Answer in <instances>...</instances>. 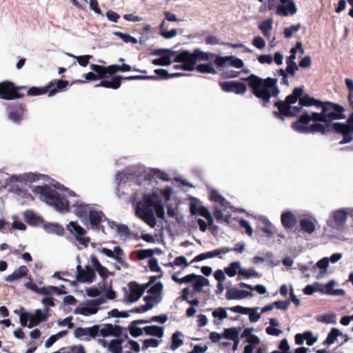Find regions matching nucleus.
I'll return each instance as SVG.
<instances>
[{"label": "nucleus", "mask_w": 353, "mask_h": 353, "mask_svg": "<svg viewBox=\"0 0 353 353\" xmlns=\"http://www.w3.org/2000/svg\"><path fill=\"white\" fill-rule=\"evenodd\" d=\"M240 329L236 327L226 328L223 333V338L234 341L239 338Z\"/></svg>", "instance_id": "79ce46f5"}, {"label": "nucleus", "mask_w": 353, "mask_h": 353, "mask_svg": "<svg viewBox=\"0 0 353 353\" xmlns=\"http://www.w3.org/2000/svg\"><path fill=\"white\" fill-rule=\"evenodd\" d=\"M32 192L40 196V199L48 205L54 207L60 212L69 211V201L64 194H61L56 190L48 185H37L32 189Z\"/></svg>", "instance_id": "20e7f679"}, {"label": "nucleus", "mask_w": 353, "mask_h": 353, "mask_svg": "<svg viewBox=\"0 0 353 353\" xmlns=\"http://www.w3.org/2000/svg\"><path fill=\"white\" fill-rule=\"evenodd\" d=\"M226 310L225 308L219 307L212 312V316L215 319L214 321L215 325H220L223 319L228 318V315Z\"/></svg>", "instance_id": "e433bc0d"}, {"label": "nucleus", "mask_w": 353, "mask_h": 353, "mask_svg": "<svg viewBox=\"0 0 353 353\" xmlns=\"http://www.w3.org/2000/svg\"><path fill=\"white\" fill-rule=\"evenodd\" d=\"M44 228L48 233L55 234L61 236L64 233V228L57 223H48L44 225Z\"/></svg>", "instance_id": "4c0bfd02"}, {"label": "nucleus", "mask_w": 353, "mask_h": 353, "mask_svg": "<svg viewBox=\"0 0 353 353\" xmlns=\"http://www.w3.org/2000/svg\"><path fill=\"white\" fill-rule=\"evenodd\" d=\"M100 252L110 258L116 259L119 263H124V260L123 259V256H124V252L119 246L114 247L113 250L106 248H102L100 250Z\"/></svg>", "instance_id": "5701e85b"}, {"label": "nucleus", "mask_w": 353, "mask_h": 353, "mask_svg": "<svg viewBox=\"0 0 353 353\" xmlns=\"http://www.w3.org/2000/svg\"><path fill=\"white\" fill-rule=\"evenodd\" d=\"M97 303L94 301H88L87 302L81 303L76 309L74 312L76 314H81L83 316H89L96 314L99 308H97Z\"/></svg>", "instance_id": "a211bd4d"}, {"label": "nucleus", "mask_w": 353, "mask_h": 353, "mask_svg": "<svg viewBox=\"0 0 353 353\" xmlns=\"http://www.w3.org/2000/svg\"><path fill=\"white\" fill-rule=\"evenodd\" d=\"M209 194L210 199L215 203L214 217L218 222L229 225L231 223V206L217 190L210 189Z\"/></svg>", "instance_id": "423d86ee"}, {"label": "nucleus", "mask_w": 353, "mask_h": 353, "mask_svg": "<svg viewBox=\"0 0 353 353\" xmlns=\"http://www.w3.org/2000/svg\"><path fill=\"white\" fill-rule=\"evenodd\" d=\"M323 291L322 288V284L316 282L312 285H307L305 287L303 290V292L307 295H311L315 292H321Z\"/></svg>", "instance_id": "8fccbe9b"}, {"label": "nucleus", "mask_w": 353, "mask_h": 353, "mask_svg": "<svg viewBox=\"0 0 353 353\" xmlns=\"http://www.w3.org/2000/svg\"><path fill=\"white\" fill-rule=\"evenodd\" d=\"M220 86L225 92H232L237 94H243L247 90L245 84L237 81L221 82Z\"/></svg>", "instance_id": "6ab92c4d"}, {"label": "nucleus", "mask_w": 353, "mask_h": 353, "mask_svg": "<svg viewBox=\"0 0 353 353\" xmlns=\"http://www.w3.org/2000/svg\"><path fill=\"white\" fill-rule=\"evenodd\" d=\"M230 252V250L227 248H221L219 249H216L210 252H206L204 253H201L194 258V259L191 261V263L199 262L205 259L214 258L216 256L221 257L222 255H224Z\"/></svg>", "instance_id": "412c9836"}, {"label": "nucleus", "mask_w": 353, "mask_h": 353, "mask_svg": "<svg viewBox=\"0 0 353 353\" xmlns=\"http://www.w3.org/2000/svg\"><path fill=\"white\" fill-rule=\"evenodd\" d=\"M123 339H112L108 345V350L112 353H122L123 347L121 344Z\"/></svg>", "instance_id": "a19ab883"}, {"label": "nucleus", "mask_w": 353, "mask_h": 353, "mask_svg": "<svg viewBox=\"0 0 353 353\" xmlns=\"http://www.w3.org/2000/svg\"><path fill=\"white\" fill-rule=\"evenodd\" d=\"M85 329H87V334L88 335V339H94L96 336H99V325H94L90 327H85Z\"/></svg>", "instance_id": "e2e57ef3"}, {"label": "nucleus", "mask_w": 353, "mask_h": 353, "mask_svg": "<svg viewBox=\"0 0 353 353\" xmlns=\"http://www.w3.org/2000/svg\"><path fill=\"white\" fill-rule=\"evenodd\" d=\"M148 292L151 294L144 297V301H145L146 303L145 305L137 307L130 310V312H132V313H143L152 308L154 304V285H152L150 288Z\"/></svg>", "instance_id": "aec40b11"}, {"label": "nucleus", "mask_w": 353, "mask_h": 353, "mask_svg": "<svg viewBox=\"0 0 353 353\" xmlns=\"http://www.w3.org/2000/svg\"><path fill=\"white\" fill-rule=\"evenodd\" d=\"M96 274L94 270L89 265L83 270L80 265L77 266V279L81 283H91L95 279Z\"/></svg>", "instance_id": "f3484780"}, {"label": "nucleus", "mask_w": 353, "mask_h": 353, "mask_svg": "<svg viewBox=\"0 0 353 353\" xmlns=\"http://www.w3.org/2000/svg\"><path fill=\"white\" fill-rule=\"evenodd\" d=\"M153 176L152 172L145 170H137L134 172L135 183L139 185L150 184Z\"/></svg>", "instance_id": "393cba45"}, {"label": "nucleus", "mask_w": 353, "mask_h": 353, "mask_svg": "<svg viewBox=\"0 0 353 353\" xmlns=\"http://www.w3.org/2000/svg\"><path fill=\"white\" fill-rule=\"evenodd\" d=\"M89 221L91 227L95 230H101L105 232V228L103 225H100V223L107 220L105 214L99 210H92L89 212Z\"/></svg>", "instance_id": "dca6fc26"}, {"label": "nucleus", "mask_w": 353, "mask_h": 353, "mask_svg": "<svg viewBox=\"0 0 353 353\" xmlns=\"http://www.w3.org/2000/svg\"><path fill=\"white\" fill-rule=\"evenodd\" d=\"M123 79L120 76H114L111 81H108L102 79V81L97 85V87L102 86L107 88L118 89L121 85V80Z\"/></svg>", "instance_id": "c756f323"}, {"label": "nucleus", "mask_w": 353, "mask_h": 353, "mask_svg": "<svg viewBox=\"0 0 353 353\" xmlns=\"http://www.w3.org/2000/svg\"><path fill=\"white\" fill-rule=\"evenodd\" d=\"M73 58H74L78 63L82 66L85 67L88 65L90 60L92 58V55H82V56H74V55H70Z\"/></svg>", "instance_id": "680f3d73"}, {"label": "nucleus", "mask_w": 353, "mask_h": 353, "mask_svg": "<svg viewBox=\"0 0 353 353\" xmlns=\"http://www.w3.org/2000/svg\"><path fill=\"white\" fill-rule=\"evenodd\" d=\"M30 322L28 323V327L32 328L38 325L40 323L47 319V315L43 314L41 309L35 310L34 314L30 313Z\"/></svg>", "instance_id": "cd10ccee"}, {"label": "nucleus", "mask_w": 353, "mask_h": 353, "mask_svg": "<svg viewBox=\"0 0 353 353\" xmlns=\"http://www.w3.org/2000/svg\"><path fill=\"white\" fill-rule=\"evenodd\" d=\"M154 251L152 250H141L137 253V257L140 260L150 258L148 261L149 268L151 271L154 272V258L152 257Z\"/></svg>", "instance_id": "72a5a7b5"}, {"label": "nucleus", "mask_w": 353, "mask_h": 353, "mask_svg": "<svg viewBox=\"0 0 353 353\" xmlns=\"http://www.w3.org/2000/svg\"><path fill=\"white\" fill-rule=\"evenodd\" d=\"M74 335L76 338L80 339L81 340L86 341H90V339H88V335L87 334V329H85V327H77L74 330Z\"/></svg>", "instance_id": "6e6d98bb"}, {"label": "nucleus", "mask_w": 353, "mask_h": 353, "mask_svg": "<svg viewBox=\"0 0 353 353\" xmlns=\"http://www.w3.org/2000/svg\"><path fill=\"white\" fill-rule=\"evenodd\" d=\"M154 282V276L150 277L149 283L140 285L136 281H131L128 284L129 289L124 288V301L127 303H134L137 301L143 295L145 290L148 288L150 284Z\"/></svg>", "instance_id": "9b49d317"}, {"label": "nucleus", "mask_w": 353, "mask_h": 353, "mask_svg": "<svg viewBox=\"0 0 353 353\" xmlns=\"http://www.w3.org/2000/svg\"><path fill=\"white\" fill-rule=\"evenodd\" d=\"M350 208H341L333 210L327 220V224L332 228L338 231L342 230L347 219Z\"/></svg>", "instance_id": "f8f14e48"}, {"label": "nucleus", "mask_w": 353, "mask_h": 353, "mask_svg": "<svg viewBox=\"0 0 353 353\" xmlns=\"http://www.w3.org/2000/svg\"><path fill=\"white\" fill-rule=\"evenodd\" d=\"M316 223V220L314 218H304L300 221V227L303 232L311 234L315 230Z\"/></svg>", "instance_id": "bb28decb"}, {"label": "nucleus", "mask_w": 353, "mask_h": 353, "mask_svg": "<svg viewBox=\"0 0 353 353\" xmlns=\"http://www.w3.org/2000/svg\"><path fill=\"white\" fill-rule=\"evenodd\" d=\"M247 80L249 81L250 87L252 89L253 94L262 100L264 105L269 103L271 97H276L279 93L276 79H263L252 74Z\"/></svg>", "instance_id": "7ed1b4c3"}, {"label": "nucleus", "mask_w": 353, "mask_h": 353, "mask_svg": "<svg viewBox=\"0 0 353 353\" xmlns=\"http://www.w3.org/2000/svg\"><path fill=\"white\" fill-rule=\"evenodd\" d=\"M336 283L334 281L332 280L329 281L325 285H322V288L323 291H321V293L326 294L327 295L331 296H344L345 292L343 289H337L334 290L333 288L335 285Z\"/></svg>", "instance_id": "a878e982"}, {"label": "nucleus", "mask_w": 353, "mask_h": 353, "mask_svg": "<svg viewBox=\"0 0 353 353\" xmlns=\"http://www.w3.org/2000/svg\"><path fill=\"white\" fill-rule=\"evenodd\" d=\"M174 63V69L192 71L195 69V60L191 52L187 50L176 52L171 50H156V65H168Z\"/></svg>", "instance_id": "f03ea898"}, {"label": "nucleus", "mask_w": 353, "mask_h": 353, "mask_svg": "<svg viewBox=\"0 0 353 353\" xmlns=\"http://www.w3.org/2000/svg\"><path fill=\"white\" fill-rule=\"evenodd\" d=\"M99 333L103 337L110 336V335H113L115 336H119V333L115 332V327L110 323L104 325V327L101 329L99 328Z\"/></svg>", "instance_id": "de8ad7c7"}, {"label": "nucleus", "mask_w": 353, "mask_h": 353, "mask_svg": "<svg viewBox=\"0 0 353 353\" xmlns=\"http://www.w3.org/2000/svg\"><path fill=\"white\" fill-rule=\"evenodd\" d=\"M241 264L239 261H234L225 268L224 271L225 274L230 277H234L236 274L239 276Z\"/></svg>", "instance_id": "c9c22d12"}, {"label": "nucleus", "mask_w": 353, "mask_h": 353, "mask_svg": "<svg viewBox=\"0 0 353 353\" xmlns=\"http://www.w3.org/2000/svg\"><path fill=\"white\" fill-rule=\"evenodd\" d=\"M239 276L243 278L260 277L259 274L253 269H245L241 267Z\"/></svg>", "instance_id": "864d4df0"}, {"label": "nucleus", "mask_w": 353, "mask_h": 353, "mask_svg": "<svg viewBox=\"0 0 353 353\" xmlns=\"http://www.w3.org/2000/svg\"><path fill=\"white\" fill-rule=\"evenodd\" d=\"M110 68V65L108 67H104L97 64H91L90 65V69L96 72L97 78L101 79L106 78L108 74L110 75L113 74Z\"/></svg>", "instance_id": "473e14b6"}, {"label": "nucleus", "mask_w": 353, "mask_h": 353, "mask_svg": "<svg viewBox=\"0 0 353 353\" xmlns=\"http://www.w3.org/2000/svg\"><path fill=\"white\" fill-rule=\"evenodd\" d=\"M166 20L163 19L161 21V23L159 25V34L160 35L165 39H170L174 37H175L177 34L176 30L175 29H171L170 30H168V26L166 23Z\"/></svg>", "instance_id": "c85d7f7f"}, {"label": "nucleus", "mask_w": 353, "mask_h": 353, "mask_svg": "<svg viewBox=\"0 0 353 353\" xmlns=\"http://www.w3.org/2000/svg\"><path fill=\"white\" fill-rule=\"evenodd\" d=\"M188 276L190 277L191 280L189 283L192 284L194 292H199L202 291L203 287L207 286L209 284L208 279L201 275L190 274H188Z\"/></svg>", "instance_id": "4be33fe9"}, {"label": "nucleus", "mask_w": 353, "mask_h": 353, "mask_svg": "<svg viewBox=\"0 0 353 353\" xmlns=\"http://www.w3.org/2000/svg\"><path fill=\"white\" fill-rule=\"evenodd\" d=\"M343 333L337 328H332L329 332L327 339L325 341V344L330 345L333 344L337 337L342 336Z\"/></svg>", "instance_id": "c03bdc74"}, {"label": "nucleus", "mask_w": 353, "mask_h": 353, "mask_svg": "<svg viewBox=\"0 0 353 353\" xmlns=\"http://www.w3.org/2000/svg\"><path fill=\"white\" fill-rule=\"evenodd\" d=\"M273 21L272 19H268L263 21L259 26V28L263 33V34L267 37H270V32L272 28Z\"/></svg>", "instance_id": "58836bf2"}, {"label": "nucleus", "mask_w": 353, "mask_h": 353, "mask_svg": "<svg viewBox=\"0 0 353 353\" xmlns=\"http://www.w3.org/2000/svg\"><path fill=\"white\" fill-rule=\"evenodd\" d=\"M68 84L69 83L67 80L59 79L54 81H50L44 87H32L28 88L26 86V90H22L21 92L25 94L24 91H26L27 95L28 96H38L48 93V95L50 97L64 90Z\"/></svg>", "instance_id": "6e6552de"}, {"label": "nucleus", "mask_w": 353, "mask_h": 353, "mask_svg": "<svg viewBox=\"0 0 353 353\" xmlns=\"http://www.w3.org/2000/svg\"><path fill=\"white\" fill-rule=\"evenodd\" d=\"M261 310H260L259 307H250V310L249 311V321L250 323H256L261 318Z\"/></svg>", "instance_id": "49530a36"}, {"label": "nucleus", "mask_w": 353, "mask_h": 353, "mask_svg": "<svg viewBox=\"0 0 353 353\" xmlns=\"http://www.w3.org/2000/svg\"><path fill=\"white\" fill-rule=\"evenodd\" d=\"M22 90H26V87L16 85L10 81H2L0 83V99L8 101L22 99L24 97Z\"/></svg>", "instance_id": "9d476101"}, {"label": "nucleus", "mask_w": 353, "mask_h": 353, "mask_svg": "<svg viewBox=\"0 0 353 353\" xmlns=\"http://www.w3.org/2000/svg\"><path fill=\"white\" fill-rule=\"evenodd\" d=\"M345 85L349 90L348 99L351 106L353 108V81L351 79H345Z\"/></svg>", "instance_id": "0e129e2a"}, {"label": "nucleus", "mask_w": 353, "mask_h": 353, "mask_svg": "<svg viewBox=\"0 0 353 353\" xmlns=\"http://www.w3.org/2000/svg\"><path fill=\"white\" fill-rule=\"evenodd\" d=\"M154 190L150 194H145L141 201L136 206L135 213L151 228H154Z\"/></svg>", "instance_id": "0eeeda50"}, {"label": "nucleus", "mask_w": 353, "mask_h": 353, "mask_svg": "<svg viewBox=\"0 0 353 353\" xmlns=\"http://www.w3.org/2000/svg\"><path fill=\"white\" fill-rule=\"evenodd\" d=\"M298 8L294 0H279L276 14L286 17L296 14Z\"/></svg>", "instance_id": "4468645a"}, {"label": "nucleus", "mask_w": 353, "mask_h": 353, "mask_svg": "<svg viewBox=\"0 0 353 353\" xmlns=\"http://www.w3.org/2000/svg\"><path fill=\"white\" fill-rule=\"evenodd\" d=\"M228 310H229L231 312H234V313L248 315L249 311L250 310V307H243V306H241V305H236V306L229 307V308H228Z\"/></svg>", "instance_id": "69168bd1"}, {"label": "nucleus", "mask_w": 353, "mask_h": 353, "mask_svg": "<svg viewBox=\"0 0 353 353\" xmlns=\"http://www.w3.org/2000/svg\"><path fill=\"white\" fill-rule=\"evenodd\" d=\"M182 334L180 332H176L172 337L171 350H175L183 344V341L181 339Z\"/></svg>", "instance_id": "3c124183"}, {"label": "nucleus", "mask_w": 353, "mask_h": 353, "mask_svg": "<svg viewBox=\"0 0 353 353\" xmlns=\"http://www.w3.org/2000/svg\"><path fill=\"white\" fill-rule=\"evenodd\" d=\"M315 101L310 98L309 96L305 95L303 97H301L299 99V102L298 103V108H299V110H301V108L302 106H310L312 105H315Z\"/></svg>", "instance_id": "bf43d9fd"}, {"label": "nucleus", "mask_w": 353, "mask_h": 353, "mask_svg": "<svg viewBox=\"0 0 353 353\" xmlns=\"http://www.w3.org/2000/svg\"><path fill=\"white\" fill-rule=\"evenodd\" d=\"M114 35L121 38L125 43H137V39L135 37L130 36V34H125L119 31H115L113 32Z\"/></svg>", "instance_id": "5fc2aeb1"}, {"label": "nucleus", "mask_w": 353, "mask_h": 353, "mask_svg": "<svg viewBox=\"0 0 353 353\" xmlns=\"http://www.w3.org/2000/svg\"><path fill=\"white\" fill-rule=\"evenodd\" d=\"M295 59V56L290 55L286 59L287 68L285 70L292 76L295 74L296 71L298 70V66L294 61Z\"/></svg>", "instance_id": "37998d69"}, {"label": "nucleus", "mask_w": 353, "mask_h": 353, "mask_svg": "<svg viewBox=\"0 0 353 353\" xmlns=\"http://www.w3.org/2000/svg\"><path fill=\"white\" fill-rule=\"evenodd\" d=\"M68 230L75 236L76 240L84 247L87 248L90 238L85 236L86 230L80 226L77 222L71 221L68 225Z\"/></svg>", "instance_id": "2eb2a0df"}, {"label": "nucleus", "mask_w": 353, "mask_h": 353, "mask_svg": "<svg viewBox=\"0 0 353 353\" xmlns=\"http://www.w3.org/2000/svg\"><path fill=\"white\" fill-rule=\"evenodd\" d=\"M343 117V108L341 106L326 103L321 105L320 112L302 114L299 121L294 123L292 127L293 130L300 133L325 134L334 129L336 132L343 134V139L339 143L344 144L352 140L351 131L353 132V114L347 121V124L338 122L332 124L333 120Z\"/></svg>", "instance_id": "f257e3e1"}, {"label": "nucleus", "mask_w": 353, "mask_h": 353, "mask_svg": "<svg viewBox=\"0 0 353 353\" xmlns=\"http://www.w3.org/2000/svg\"><path fill=\"white\" fill-rule=\"evenodd\" d=\"M328 265H329V258H327V257H324L317 262L316 266L322 270L321 272V276H323L326 274V272H327L326 270H327Z\"/></svg>", "instance_id": "052dcab7"}, {"label": "nucleus", "mask_w": 353, "mask_h": 353, "mask_svg": "<svg viewBox=\"0 0 353 353\" xmlns=\"http://www.w3.org/2000/svg\"><path fill=\"white\" fill-rule=\"evenodd\" d=\"M301 26V23H297L296 25H292L289 28H285L283 30L285 37L287 39L290 38L294 32H296L299 30Z\"/></svg>", "instance_id": "13d9d810"}, {"label": "nucleus", "mask_w": 353, "mask_h": 353, "mask_svg": "<svg viewBox=\"0 0 353 353\" xmlns=\"http://www.w3.org/2000/svg\"><path fill=\"white\" fill-rule=\"evenodd\" d=\"M195 69L201 73L216 74V70L212 63L199 64L196 67L195 66Z\"/></svg>", "instance_id": "a18cd8bd"}, {"label": "nucleus", "mask_w": 353, "mask_h": 353, "mask_svg": "<svg viewBox=\"0 0 353 353\" xmlns=\"http://www.w3.org/2000/svg\"><path fill=\"white\" fill-rule=\"evenodd\" d=\"M6 109L9 119L17 123H21L26 111L25 105L20 103H8Z\"/></svg>", "instance_id": "ddd939ff"}, {"label": "nucleus", "mask_w": 353, "mask_h": 353, "mask_svg": "<svg viewBox=\"0 0 353 353\" xmlns=\"http://www.w3.org/2000/svg\"><path fill=\"white\" fill-rule=\"evenodd\" d=\"M252 44L256 48L262 50L265 47V40L259 36L255 37L252 42Z\"/></svg>", "instance_id": "774afa93"}, {"label": "nucleus", "mask_w": 353, "mask_h": 353, "mask_svg": "<svg viewBox=\"0 0 353 353\" xmlns=\"http://www.w3.org/2000/svg\"><path fill=\"white\" fill-rule=\"evenodd\" d=\"M11 191L22 198L33 199L32 194L26 189L21 188L17 186L12 188Z\"/></svg>", "instance_id": "603ef678"}, {"label": "nucleus", "mask_w": 353, "mask_h": 353, "mask_svg": "<svg viewBox=\"0 0 353 353\" xmlns=\"http://www.w3.org/2000/svg\"><path fill=\"white\" fill-rule=\"evenodd\" d=\"M111 72L114 74L117 72H129L132 70V67L128 64H123L121 65H110Z\"/></svg>", "instance_id": "4d7b16f0"}, {"label": "nucleus", "mask_w": 353, "mask_h": 353, "mask_svg": "<svg viewBox=\"0 0 353 353\" xmlns=\"http://www.w3.org/2000/svg\"><path fill=\"white\" fill-rule=\"evenodd\" d=\"M296 223V218L292 212H283L281 215V223L285 228H292Z\"/></svg>", "instance_id": "7c9ffc66"}, {"label": "nucleus", "mask_w": 353, "mask_h": 353, "mask_svg": "<svg viewBox=\"0 0 353 353\" xmlns=\"http://www.w3.org/2000/svg\"><path fill=\"white\" fill-rule=\"evenodd\" d=\"M156 79H166L168 77H178L181 75L179 72H170L167 70L164 69H156Z\"/></svg>", "instance_id": "09e8293b"}, {"label": "nucleus", "mask_w": 353, "mask_h": 353, "mask_svg": "<svg viewBox=\"0 0 353 353\" xmlns=\"http://www.w3.org/2000/svg\"><path fill=\"white\" fill-rule=\"evenodd\" d=\"M41 174H37L34 173H28L23 174V182L31 183L35 181H38L41 178Z\"/></svg>", "instance_id": "338daca9"}, {"label": "nucleus", "mask_w": 353, "mask_h": 353, "mask_svg": "<svg viewBox=\"0 0 353 353\" xmlns=\"http://www.w3.org/2000/svg\"><path fill=\"white\" fill-rule=\"evenodd\" d=\"M303 90L300 88H296L293 90V94L289 95L284 102H276L275 105L278 108L279 112H274V114L279 117L280 114L284 116H294L299 112L298 105L292 106L296 103L297 99L301 96Z\"/></svg>", "instance_id": "1a4fd4ad"}, {"label": "nucleus", "mask_w": 353, "mask_h": 353, "mask_svg": "<svg viewBox=\"0 0 353 353\" xmlns=\"http://www.w3.org/2000/svg\"><path fill=\"white\" fill-rule=\"evenodd\" d=\"M269 324V326H268L265 329V332L268 335L279 336L282 334V330L279 328V323L276 319H270Z\"/></svg>", "instance_id": "2f4dec72"}, {"label": "nucleus", "mask_w": 353, "mask_h": 353, "mask_svg": "<svg viewBox=\"0 0 353 353\" xmlns=\"http://www.w3.org/2000/svg\"><path fill=\"white\" fill-rule=\"evenodd\" d=\"M195 64L197 61H210L214 59V63L219 67H234L237 69L242 68L241 72L245 74H248L250 70L248 68H243L244 62L242 59L237 58L234 56H225L219 57L211 52H205L201 50L199 48H196L192 53Z\"/></svg>", "instance_id": "39448f33"}, {"label": "nucleus", "mask_w": 353, "mask_h": 353, "mask_svg": "<svg viewBox=\"0 0 353 353\" xmlns=\"http://www.w3.org/2000/svg\"><path fill=\"white\" fill-rule=\"evenodd\" d=\"M148 321L146 320H136L133 321L130 325H129L128 330L130 334L134 337H138L143 334V330L141 328L137 327V325L144 324L148 323Z\"/></svg>", "instance_id": "f704fd0d"}, {"label": "nucleus", "mask_w": 353, "mask_h": 353, "mask_svg": "<svg viewBox=\"0 0 353 353\" xmlns=\"http://www.w3.org/2000/svg\"><path fill=\"white\" fill-rule=\"evenodd\" d=\"M316 319L318 322H321L326 324H332L336 323V314L333 312H329L318 315Z\"/></svg>", "instance_id": "ea45409f"}, {"label": "nucleus", "mask_w": 353, "mask_h": 353, "mask_svg": "<svg viewBox=\"0 0 353 353\" xmlns=\"http://www.w3.org/2000/svg\"><path fill=\"white\" fill-rule=\"evenodd\" d=\"M250 296H252L250 292L239 290L236 288H231L225 293V297L228 300H242Z\"/></svg>", "instance_id": "b1692460"}]
</instances>
